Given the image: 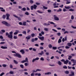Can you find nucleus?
I'll return each instance as SVG.
<instances>
[{"label": "nucleus", "instance_id": "obj_1", "mask_svg": "<svg viewBox=\"0 0 76 76\" xmlns=\"http://www.w3.org/2000/svg\"><path fill=\"white\" fill-rule=\"evenodd\" d=\"M12 34L13 32L12 31L10 32L9 34L8 32H6V36H7L9 38H10L11 39H12L13 38V35H12Z\"/></svg>", "mask_w": 76, "mask_h": 76}, {"label": "nucleus", "instance_id": "obj_2", "mask_svg": "<svg viewBox=\"0 0 76 76\" xmlns=\"http://www.w3.org/2000/svg\"><path fill=\"white\" fill-rule=\"evenodd\" d=\"M12 53H15V54H14L13 55L15 56V57H18V58H21L22 57V56H21L20 55L19 53H16V52L15 51H12Z\"/></svg>", "mask_w": 76, "mask_h": 76}, {"label": "nucleus", "instance_id": "obj_3", "mask_svg": "<svg viewBox=\"0 0 76 76\" xmlns=\"http://www.w3.org/2000/svg\"><path fill=\"white\" fill-rule=\"evenodd\" d=\"M2 23H3V24L5 25L6 26H11L10 24H9L8 23H7V22L6 21L2 22Z\"/></svg>", "mask_w": 76, "mask_h": 76}, {"label": "nucleus", "instance_id": "obj_4", "mask_svg": "<svg viewBox=\"0 0 76 76\" xmlns=\"http://www.w3.org/2000/svg\"><path fill=\"white\" fill-rule=\"evenodd\" d=\"M26 62H27V63L29 62V61H28V59L27 58H26L25 60L21 61V63H25Z\"/></svg>", "mask_w": 76, "mask_h": 76}, {"label": "nucleus", "instance_id": "obj_5", "mask_svg": "<svg viewBox=\"0 0 76 76\" xmlns=\"http://www.w3.org/2000/svg\"><path fill=\"white\" fill-rule=\"evenodd\" d=\"M53 17L54 18V19L55 20H59V18L57 17V16L56 15H53Z\"/></svg>", "mask_w": 76, "mask_h": 76}, {"label": "nucleus", "instance_id": "obj_6", "mask_svg": "<svg viewBox=\"0 0 76 76\" xmlns=\"http://www.w3.org/2000/svg\"><path fill=\"white\" fill-rule=\"evenodd\" d=\"M6 19L7 20H9V17H10V14L8 13H7L6 14Z\"/></svg>", "mask_w": 76, "mask_h": 76}, {"label": "nucleus", "instance_id": "obj_7", "mask_svg": "<svg viewBox=\"0 0 76 76\" xmlns=\"http://www.w3.org/2000/svg\"><path fill=\"white\" fill-rule=\"evenodd\" d=\"M38 38L41 41H43L44 40V37L42 36V37H40L39 36H38Z\"/></svg>", "mask_w": 76, "mask_h": 76}, {"label": "nucleus", "instance_id": "obj_8", "mask_svg": "<svg viewBox=\"0 0 76 76\" xmlns=\"http://www.w3.org/2000/svg\"><path fill=\"white\" fill-rule=\"evenodd\" d=\"M71 74H69V76H75V72H74L72 71L71 72Z\"/></svg>", "mask_w": 76, "mask_h": 76}, {"label": "nucleus", "instance_id": "obj_9", "mask_svg": "<svg viewBox=\"0 0 76 76\" xmlns=\"http://www.w3.org/2000/svg\"><path fill=\"white\" fill-rule=\"evenodd\" d=\"M20 32L18 30H16L15 31V32H14V35H17L18 33H19Z\"/></svg>", "mask_w": 76, "mask_h": 76}, {"label": "nucleus", "instance_id": "obj_10", "mask_svg": "<svg viewBox=\"0 0 76 76\" xmlns=\"http://www.w3.org/2000/svg\"><path fill=\"white\" fill-rule=\"evenodd\" d=\"M43 25H44V26H48L49 25H50V23H45L43 24Z\"/></svg>", "mask_w": 76, "mask_h": 76}, {"label": "nucleus", "instance_id": "obj_11", "mask_svg": "<svg viewBox=\"0 0 76 76\" xmlns=\"http://www.w3.org/2000/svg\"><path fill=\"white\" fill-rule=\"evenodd\" d=\"M65 9H70L71 8V7L70 6H67V7L66 6H65Z\"/></svg>", "mask_w": 76, "mask_h": 76}, {"label": "nucleus", "instance_id": "obj_12", "mask_svg": "<svg viewBox=\"0 0 76 76\" xmlns=\"http://www.w3.org/2000/svg\"><path fill=\"white\" fill-rule=\"evenodd\" d=\"M1 48H2V49H7V46H1Z\"/></svg>", "mask_w": 76, "mask_h": 76}, {"label": "nucleus", "instance_id": "obj_13", "mask_svg": "<svg viewBox=\"0 0 76 76\" xmlns=\"http://www.w3.org/2000/svg\"><path fill=\"white\" fill-rule=\"evenodd\" d=\"M31 36L29 35L27 36V37H26V39H27V40H28L29 39H30V38H31Z\"/></svg>", "mask_w": 76, "mask_h": 76}, {"label": "nucleus", "instance_id": "obj_14", "mask_svg": "<svg viewBox=\"0 0 76 76\" xmlns=\"http://www.w3.org/2000/svg\"><path fill=\"white\" fill-rule=\"evenodd\" d=\"M66 4H70V0H66Z\"/></svg>", "mask_w": 76, "mask_h": 76}, {"label": "nucleus", "instance_id": "obj_15", "mask_svg": "<svg viewBox=\"0 0 76 76\" xmlns=\"http://www.w3.org/2000/svg\"><path fill=\"white\" fill-rule=\"evenodd\" d=\"M69 63V61L68 60H66V61H65L64 63L65 64H67Z\"/></svg>", "mask_w": 76, "mask_h": 76}, {"label": "nucleus", "instance_id": "obj_16", "mask_svg": "<svg viewBox=\"0 0 76 76\" xmlns=\"http://www.w3.org/2000/svg\"><path fill=\"white\" fill-rule=\"evenodd\" d=\"M35 75L36 76H41V74L40 73H36L35 74Z\"/></svg>", "mask_w": 76, "mask_h": 76}, {"label": "nucleus", "instance_id": "obj_17", "mask_svg": "<svg viewBox=\"0 0 76 76\" xmlns=\"http://www.w3.org/2000/svg\"><path fill=\"white\" fill-rule=\"evenodd\" d=\"M20 52L22 53V54H24L25 53V51L24 50L22 49L20 50Z\"/></svg>", "mask_w": 76, "mask_h": 76}, {"label": "nucleus", "instance_id": "obj_18", "mask_svg": "<svg viewBox=\"0 0 76 76\" xmlns=\"http://www.w3.org/2000/svg\"><path fill=\"white\" fill-rule=\"evenodd\" d=\"M38 54L40 55V56H42V55L44 54V52L43 51H41V53H38Z\"/></svg>", "mask_w": 76, "mask_h": 76}, {"label": "nucleus", "instance_id": "obj_19", "mask_svg": "<svg viewBox=\"0 0 76 76\" xmlns=\"http://www.w3.org/2000/svg\"><path fill=\"white\" fill-rule=\"evenodd\" d=\"M51 72H46L45 73V74L46 75H51Z\"/></svg>", "mask_w": 76, "mask_h": 76}, {"label": "nucleus", "instance_id": "obj_20", "mask_svg": "<svg viewBox=\"0 0 76 76\" xmlns=\"http://www.w3.org/2000/svg\"><path fill=\"white\" fill-rule=\"evenodd\" d=\"M71 61L73 62V63H76V60H75L73 59H72L71 60Z\"/></svg>", "mask_w": 76, "mask_h": 76}, {"label": "nucleus", "instance_id": "obj_21", "mask_svg": "<svg viewBox=\"0 0 76 76\" xmlns=\"http://www.w3.org/2000/svg\"><path fill=\"white\" fill-rule=\"evenodd\" d=\"M64 47L63 46H60L59 47H58V49H60V48H64Z\"/></svg>", "mask_w": 76, "mask_h": 76}, {"label": "nucleus", "instance_id": "obj_22", "mask_svg": "<svg viewBox=\"0 0 76 76\" xmlns=\"http://www.w3.org/2000/svg\"><path fill=\"white\" fill-rule=\"evenodd\" d=\"M72 43H67V45L69 47H71L72 46Z\"/></svg>", "mask_w": 76, "mask_h": 76}, {"label": "nucleus", "instance_id": "obj_23", "mask_svg": "<svg viewBox=\"0 0 76 76\" xmlns=\"http://www.w3.org/2000/svg\"><path fill=\"white\" fill-rule=\"evenodd\" d=\"M26 22H23V26H26Z\"/></svg>", "mask_w": 76, "mask_h": 76}, {"label": "nucleus", "instance_id": "obj_24", "mask_svg": "<svg viewBox=\"0 0 76 76\" xmlns=\"http://www.w3.org/2000/svg\"><path fill=\"white\" fill-rule=\"evenodd\" d=\"M13 61L15 64H18V62L17 61L15 60H14Z\"/></svg>", "mask_w": 76, "mask_h": 76}, {"label": "nucleus", "instance_id": "obj_25", "mask_svg": "<svg viewBox=\"0 0 76 76\" xmlns=\"http://www.w3.org/2000/svg\"><path fill=\"white\" fill-rule=\"evenodd\" d=\"M58 42L59 44L60 43V42H61V39H59L58 41Z\"/></svg>", "mask_w": 76, "mask_h": 76}, {"label": "nucleus", "instance_id": "obj_26", "mask_svg": "<svg viewBox=\"0 0 76 76\" xmlns=\"http://www.w3.org/2000/svg\"><path fill=\"white\" fill-rule=\"evenodd\" d=\"M34 9H36L37 7V6L36 5H34L33 6Z\"/></svg>", "mask_w": 76, "mask_h": 76}, {"label": "nucleus", "instance_id": "obj_27", "mask_svg": "<svg viewBox=\"0 0 76 76\" xmlns=\"http://www.w3.org/2000/svg\"><path fill=\"white\" fill-rule=\"evenodd\" d=\"M10 74L11 75H13V74H14V72L13 71H11L10 72Z\"/></svg>", "mask_w": 76, "mask_h": 76}, {"label": "nucleus", "instance_id": "obj_28", "mask_svg": "<svg viewBox=\"0 0 76 76\" xmlns=\"http://www.w3.org/2000/svg\"><path fill=\"white\" fill-rule=\"evenodd\" d=\"M48 47H49V48H51L52 47H53V46H52L51 44H49L48 45Z\"/></svg>", "mask_w": 76, "mask_h": 76}, {"label": "nucleus", "instance_id": "obj_29", "mask_svg": "<svg viewBox=\"0 0 76 76\" xmlns=\"http://www.w3.org/2000/svg\"><path fill=\"white\" fill-rule=\"evenodd\" d=\"M44 31H48V28H45L44 29Z\"/></svg>", "mask_w": 76, "mask_h": 76}, {"label": "nucleus", "instance_id": "obj_30", "mask_svg": "<svg viewBox=\"0 0 76 76\" xmlns=\"http://www.w3.org/2000/svg\"><path fill=\"white\" fill-rule=\"evenodd\" d=\"M40 60H41V61H44V58L43 57H41L40 58Z\"/></svg>", "mask_w": 76, "mask_h": 76}, {"label": "nucleus", "instance_id": "obj_31", "mask_svg": "<svg viewBox=\"0 0 76 76\" xmlns=\"http://www.w3.org/2000/svg\"><path fill=\"white\" fill-rule=\"evenodd\" d=\"M74 18H75L74 16H73V15H72L71 16V19L73 20V19H74Z\"/></svg>", "mask_w": 76, "mask_h": 76}, {"label": "nucleus", "instance_id": "obj_32", "mask_svg": "<svg viewBox=\"0 0 76 76\" xmlns=\"http://www.w3.org/2000/svg\"><path fill=\"white\" fill-rule=\"evenodd\" d=\"M33 73H36V72H37V69L36 70L35 69H34L32 70Z\"/></svg>", "mask_w": 76, "mask_h": 76}, {"label": "nucleus", "instance_id": "obj_33", "mask_svg": "<svg viewBox=\"0 0 76 76\" xmlns=\"http://www.w3.org/2000/svg\"><path fill=\"white\" fill-rule=\"evenodd\" d=\"M65 73H66V74L67 75L69 73V71H66L65 72Z\"/></svg>", "mask_w": 76, "mask_h": 76}, {"label": "nucleus", "instance_id": "obj_34", "mask_svg": "<svg viewBox=\"0 0 76 76\" xmlns=\"http://www.w3.org/2000/svg\"><path fill=\"white\" fill-rule=\"evenodd\" d=\"M13 38L14 39H18V37L17 36H14L13 37Z\"/></svg>", "mask_w": 76, "mask_h": 76}, {"label": "nucleus", "instance_id": "obj_35", "mask_svg": "<svg viewBox=\"0 0 76 76\" xmlns=\"http://www.w3.org/2000/svg\"><path fill=\"white\" fill-rule=\"evenodd\" d=\"M20 66L21 68H22V69H23V65L21 64L20 65Z\"/></svg>", "mask_w": 76, "mask_h": 76}, {"label": "nucleus", "instance_id": "obj_36", "mask_svg": "<svg viewBox=\"0 0 76 76\" xmlns=\"http://www.w3.org/2000/svg\"><path fill=\"white\" fill-rule=\"evenodd\" d=\"M4 72H2L0 74V76H3V75H4Z\"/></svg>", "mask_w": 76, "mask_h": 76}, {"label": "nucleus", "instance_id": "obj_37", "mask_svg": "<svg viewBox=\"0 0 76 76\" xmlns=\"http://www.w3.org/2000/svg\"><path fill=\"white\" fill-rule=\"evenodd\" d=\"M52 48L53 49V50H56L57 48V47H53Z\"/></svg>", "mask_w": 76, "mask_h": 76}, {"label": "nucleus", "instance_id": "obj_38", "mask_svg": "<svg viewBox=\"0 0 76 76\" xmlns=\"http://www.w3.org/2000/svg\"><path fill=\"white\" fill-rule=\"evenodd\" d=\"M31 42H35V39H34L33 38V39H31Z\"/></svg>", "mask_w": 76, "mask_h": 76}, {"label": "nucleus", "instance_id": "obj_39", "mask_svg": "<svg viewBox=\"0 0 76 76\" xmlns=\"http://www.w3.org/2000/svg\"><path fill=\"white\" fill-rule=\"evenodd\" d=\"M10 68H11V69H13V66L12 65L10 64Z\"/></svg>", "mask_w": 76, "mask_h": 76}, {"label": "nucleus", "instance_id": "obj_40", "mask_svg": "<svg viewBox=\"0 0 76 76\" xmlns=\"http://www.w3.org/2000/svg\"><path fill=\"white\" fill-rule=\"evenodd\" d=\"M58 64H59V65H60V66L61 65V62H60V61H58Z\"/></svg>", "mask_w": 76, "mask_h": 76}, {"label": "nucleus", "instance_id": "obj_41", "mask_svg": "<svg viewBox=\"0 0 76 76\" xmlns=\"http://www.w3.org/2000/svg\"><path fill=\"white\" fill-rule=\"evenodd\" d=\"M31 37H33V38H34V36H35V34L33 33L31 35Z\"/></svg>", "mask_w": 76, "mask_h": 76}, {"label": "nucleus", "instance_id": "obj_42", "mask_svg": "<svg viewBox=\"0 0 76 76\" xmlns=\"http://www.w3.org/2000/svg\"><path fill=\"white\" fill-rule=\"evenodd\" d=\"M61 30H62V32H65V31H66V29H64V28H62Z\"/></svg>", "mask_w": 76, "mask_h": 76}, {"label": "nucleus", "instance_id": "obj_43", "mask_svg": "<svg viewBox=\"0 0 76 76\" xmlns=\"http://www.w3.org/2000/svg\"><path fill=\"white\" fill-rule=\"evenodd\" d=\"M36 61V60L34 58L32 60V63H34V62H35V61Z\"/></svg>", "mask_w": 76, "mask_h": 76}, {"label": "nucleus", "instance_id": "obj_44", "mask_svg": "<svg viewBox=\"0 0 76 76\" xmlns=\"http://www.w3.org/2000/svg\"><path fill=\"white\" fill-rule=\"evenodd\" d=\"M50 24H52L53 25H56V24H55V23H54L53 22H51Z\"/></svg>", "mask_w": 76, "mask_h": 76}, {"label": "nucleus", "instance_id": "obj_45", "mask_svg": "<svg viewBox=\"0 0 76 76\" xmlns=\"http://www.w3.org/2000/svg\"><path fill=\"white\" fill-rule=\"evenodd\" d=\"M37 72H40V71H41V69H36Z\"/></svg>", "mask_w": 76, "mask_h": 76}, {"label": "nucleus", "instance_id": "obj_46", "mask_svg": "<svg viewBox=\"0 0 76 76\" xmlns=\"http://www.w3.org/2000/svg\"><path fill=\"white\" fill-rule=\"evenodd\" d=\"M52 31H54V32H57V31L56 30L54 29H52Z\"/></svg>", "mask_w": 76, "mask_h": 76}, {"label": "nucleus", "instance_id": "obj_47", "mask_svg": "<svg viewBox=\"0 0 76 76\" xmlns=\"http://www.w3.org/2000/svg\"><path fill=\"white\" fill-rule=\"evenodd\" d=\"M64 34H69V32L67 31H66L64 32Z\"/></svg>", "mask_w": 76, "mask_h": 76}, {"label": "nucleus", "instance_id": "obj_48", "mask_svg": "<svg viewBox=\"0 0 76 76\" xmlns=\"http://www.w3.org/2000/svg\"><path fill=\"white\" fill-rule=\"evenodd\" d=\"M22 33L23 34H26V32L25 31H23Z\"/></svg>", "mask_w": 76, "mask_h": 76}, {"label": "nucleus", "instance_id": "obj_49", "mask_svg": "<svg viewBox=\"0 0 76 76\" xmlns=\"http://www.w3.org/2000/svg\"><path fill=\"white\" fill-rule=\"evenodd\" d=\"M2 66L4 67H6L7 65L5 64H3L2 65Z\"/></svg>", "mask_w": 76, "mask_h": 76}, {"label": "nucleus", "instance_id": "obj_50", "mask_svg": "<svg viewBox=\"0 0 76 76\" xmlns=\"http://www.w3.org/2000/svg\"><path fill=\"white\" fill-rule=\"evenodd\" d=\"M2 18H3V19H5V18H6V15H3L2 17Z\"/></svg>", "mask_w": 76, "mask_h": 76}, {"label": "nucleus", "instance_id": "obj_51", "mask_svg": "<svg viewBox=\"0 0 76 76\" xmlns=\"http://www.w3.org/2000/svg\"><path fill=\"white\" fill-rule=\"evenodd\" d=\"M25 15H29V13H28V12H26L25 13Z\"/></svg>", "mask_w": 76, "mask_h": 76}, {"label": "nucleus", "instance_id": "obj_52", "mask_svg": "<svg viewBox=\"0 0 76 76\" xmlns=\"http://www.w3.org/2000/svg\"><path fill=\"white\" fill-rule=\"evenodd\" d=\"M24 65L25 66H28V63H25L24 64Z\"/></svg>", "mask_w": 76, "mask_h": 76}, {"label": "nucleus", "instance_id": "obj_53", "mask_svg": "<svg viewBox=\"0 0 76 76\" xmlns=\"http://www.w3.org/2000/svg\"><path fill=\"white\" fill-rule=\"evenodd\" d=\"M6 44V42H1L0 43V44Z\"/></svg>", "mask_w": 76, "mask_h": 76}, {"label": "nucleus", "instance_id": "obj_54", "mask_svg": "<svg viewBox=\"0 0 76 76\" xmlns=\"http://www.w3.org/2000/svg\"><path fill=\"white\" fill-rule=\"evenodd\" d=\"M57 34L58 36H60L61 33H58Z\"/></svg>", "mask_w": 76, "mask_h": 76}, {"label": "nucleus", "instance_id": "obj_55", "mask_svg": "<svg viewBox=\"0 0 76 76\" xmlns=\"http://www.w3.org/2000/svg\"><path fill=\"white\" fill-rule=\"evenodd\" d=\"M71 27L73 28V29H76V27H74L73 26H71Z\"/></svg>", "mask_w": 76, "mask_h": 76}, {"label": "nucleus", "instance_id": "obj_56", "mask_svg": "<svg viewBox=\"0 0 76 76\" xmlns=\"http://www.w3.org/2000/svg\"><path fill=\"white\" fill-rule=\"evenodd\" d=\"M43 7L44 9H47V7H46L44 6Z\"/></svg>", "mask_w": 76, "mask_h": 76}, {"label": "nucleus", "instance_id": "obj_57", "mask_svg": "<svg viewBox=\"0 0 76 76\" xmlns=\"http://www.w3.org/2000/svg\"><path fill=\"white\" fill-rule=\"evenodd\" d=\"M39 59V58L38 57H37L35 58V59L36 60H37V61Z\"/></svg>", "mask_w": 76, "mask_h": 76}, {"label": "nucleus", "instance_id": "obj_58", "mask_svg": "<svg viewBox=\"0 0 76 76\" xmlns=\"http://www.w3.org/2000/svg\"><path fill=\"white\" fill-rule=\"evenodd\" d=\"M35 46H36V47H39V45H38V44H35L34 45Z\"/></svg>", "mask_w": 76, "mask_h": 76}, {"label": "nucleus", "instance_id": "obj_59", "mask_svg": "<svg viewBox=\"0 0 76 76\" xmlns=\"http://www.w3.org/2000/svg\"><path fill=\"white\" fill-rule=\"evenodd\" d=\"M63 68L64 69H67V67L66 66H63Z\"/></svg>", "mask_w": 76, "mask_h": 76}, {"label": "nucleus", "instance_id": "obj_60", "mask_svg": "<svg viewBox=\"0 0 76 76\" xmlns=\"http://www.w3.org/2000/svg\"><path fill=\"white\" fill-rule=\"evenodd\" d=\"M36 5H39V4H40V3L38 2H36Z\"/></svg>", "mask_w": 76, "mask_h": 76}, {"label": "nucleus", "instance_id": "obj_61", "mask_svg": "<svg viewBox=\"0 0 76 76\" xmlns=\"http://www.w3.org/2000/svg\"><path fill=\"white\" fill-rule=\"evenodd\" d=\"M37 12L39 13H42V12H41L38 10L37 11Z\"/></svg>", "mask_w": 76, "mask_h": 76}, {"label": "nucleus", "instance_id": "obj_62", "mask_svg": "<svg viewBox=\"0 0 76 76\" xmlns=\"http://www.w3.org/2000/svg\"><path fill=\"white\" fill-rule=\"evenodd\" d=\"M30 3H31V4H32L33 3H34V1H33L32 0H30Z\"/></svg>", "mask_w": 76, "mask_h": 76}, {"label": "nucleus", "instance_id": "obj_63", "mask_svg": "<svg viewBox=\"0 0 76 76\" xmlns=\"http://www.w3.org/2000/svg\"><path fill=\"white\" fill-rule=\"evenodd\" d=\"M33 51H36V49L34 48H33Z\"/></svg>", "mask_w": 76, "mask_h": 76}, {"label": "nucleus", "instance_id": "obj_64", "mask_svg": "<svg viewBox=\"0 0 76 76\" xmlns=\"http://www.w3.org/2000/svg\"><path fill=\"white\" fill-rule=\"evenodd\" d=\"M31 76H34V73H32L31 75Z\"/></svg>", "mask_w": 76, "mask_h": 76}]
</instances>
